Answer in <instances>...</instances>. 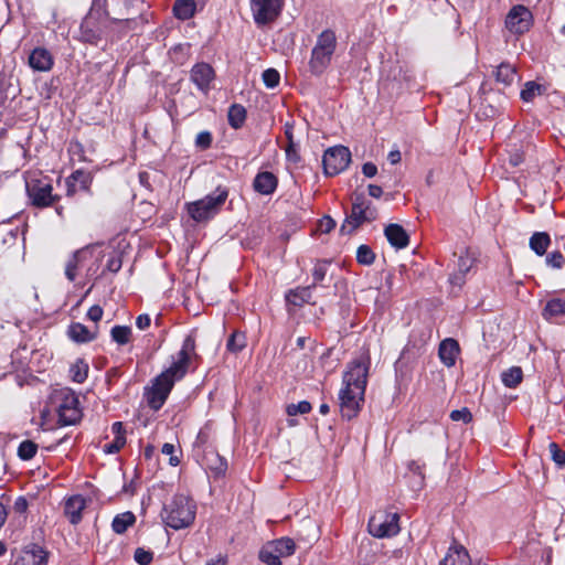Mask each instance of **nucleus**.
Here are the masks:
<instances>
[{"label": "nucleus", "instance_id": "1", "mask_svg": "<svg viewBox=\"0 0 565 565\" xmlns=\"http://www.w3.org/2000/svg\"><path fill=\"white\" fill-rule=\"evenodd\" d=\"M194 349L195 339L189 334L183 340L181 350L175 356H172L171 365L153 379L151 387L146 392L150 408L158 411L163 406L174 383L185 376L190 364V354L194 352Z\"/></svg>", "mask_w": 565, "mask_h": 565}, {"label": "nucleus", "instance_id": "2", "mask_svg": "<svg viewBox=\"0 0 565 565\" xmlns=\"http://www.w3.org/2000/svg\"><path fill=\"white\" fill-rule=\"evenodd\" d=\"M369 361L355 360L343 375V388L339 393L343 418L352 419L360 411L367 384Z\"/></svg>", "mask_w": 565, "mask_h": 565}, {"label": "nucleus", "instance_id": "3", "mask_svg": "<svg viewBox=\"0 0 565 565\" xmlns=\"http://www.w3.org/2000/svg\"><path fill=\"white\" fill-rule=\"evenodd\" d=\"M195 514V502L184 494H175L170 502L164 504L161 515L168 526L181 530L189 527L194 522Z\"/></svg>", "mask_w": 565, "mask_h": 565}, {"label": "nucleus", "instance_id": "4", "mask_svg": "<svg viewBox=\"0 0 565 565\" xmlns=\"http://www.w3.org/2000/svg\"><path fill=\"white\" fill-rule=\"evenodd\" d=\"M337 46L338 40L333 30L326 29L318 34L308 63L312 75L320 76L326 72L331 65Z\"/></svg>", "mask_w": 565, "mask_h": 565}, {"label": "nucleus", "instance_id": "5", "mask_svg": "<svg viewBox=\"0 0 565 565\" xmlns=\"http://www.w3.org/2000/svg\"><path fill=\"white\" fill-rule=\"evenodd\" d=\"M228 196V190L224 186H217L216 190L201 200L186 204L189 215L195 222H204L214 217L225 203Z\"/></svg>", "mask_w": 565, "mask_h": 565}, {"label": "nucleus", "instance_id": "6", "mask_svg": "<svg viewBox=\"0 0 565 565\" xmlns=\"http://www.w3.org/2000/svg\"><path fill=\"white\" fill-rule=\"evenodd\" d=\"M377 215V209L363 193H354L351 212L347 215L340 231L343 234H351L363 223L375 221Z\"/></svg>", "mask_w": 565, "mask_h": 565}, {"label": "nucleus", "instance_id": "7", "mask_svg": "<svg viewBox=\"0 0 565 565\" xmlns=\"http://www.w3.org/2000/svg\"><path fill=\"white\" fill-rule=\"evenodd\" d=\"M51 399L55 405L60 424L75 425L81 419L82 411L78 397L71 388L63 387L54 391Z\"/></svg>", "mask_w": 565, "mask_h": 565}, {"label": "nucleus", "instance_id": "8", "mask_svg": "<svg viewBox=\"0 0 565 565\" xmlns=\"http://www.w3.org/2000/svg\"><path fill=\"white\" fill-rule=\"evenodd\" d=\"M296 544L290 537H281L265 544L259 551V559L267 565H281V558L295 553Z\"/></svg>", "mask_w": 565, "mask_h": 565}, {"label": "nucleus", "instance_id": "9", "mask_svg": "<svg viewBox=\"0 0 565 565\" xmlns=\"http://www.w3.org/2000/svg\"><path fill=\"white\" fill-rule=\"evenodd\" d=\"M53 186L46 179H32L26 182V192L36 207H47L60 200V196L52 193Z\"/></svg>", "mask_w": 565, "mask_h": 565}, {"label": "nucleus", "instance_id": "10", "mask_svg": "<svg viewBox=\"0 0 565 565\" xmlns=\"http://www.w3.org/2000/svg\"><path fill=\"white\" fill-rule=\"evenodd\" d=\"M351 161V152L344 146L327 149L322 157L323 170L327 175H337L345 170Z\"/></svg>", "mask_w": 565, "mask_h": 565}, {"label": "nucleus", "instance_id": "11", "mask_svg": "<svg viewBox=\"0 0 565 565\" xmlns=\"http://www.w3.org/2000/svg\"><path fill=\"white\" fill-rule=\"evenodd\" d=\"M399 516L397 513L380 512L369 521V532L374 537H391L399 532Z\"/></svg>", "mask_w": 565, "mask_h": 565}, {"label": "nucleus", "instance_id": "12", "mask_svg": "<svg viewBox=\"0 0 565 565\" xmlns=\"http://www.w3.org/2000/svg\"><path fill=\"white\" fill-rule=\"evenodd\" d=\"M249 3L257 25H265L274 21L282 7V0H249Z\"/></svg>", "mask_w": 565, "mask_h": 565}, {"label": "nucleus", "instance_id": "13", "mask_svg": "<svg viewBox=\"0 0 565 565\" xmlns=\"http://www.w3.org/2000/svg\"><path fill=\"white\" fill-rule=\"evenodd\" d=\"M532 13L531 11L522 6H514L505 18V26L507 29L514 34H522L529 31L532 25Z\"/></svg>", "mask_w": 565, "mask_h": 565}, {"label": "nucleus", "instance_id": "14", "mask_svg": "<svg viewBox=\"0 0 565 565\" xmlns=\"http://www.w3.org/2000/svg\"><path fill=\"white\" fill-rule=\"evenodd\" d=\"M214 77L215 72L213 67L204 62L196 63L190 72L192 83L204 94L210 90Z\"/></svg>", "mask_w": 565, "mask_h": 565}, {"label": "nucleus", "instance_id": "15", "mask_svg": "<svg viewBox=\"0 0 565 565\" xmlns=\"http://www.w3.org/2000/svg\"><path fill=\"white\" fill-rule=\"evenodd\" d=\"M92 175L84 170L74 171L68 178L65 180L66 185V195L73 196L77 192H88L92 184Z\"/></svg>", "mask_w": 565, "mask_h": 565}, {"label": "nucleus", "instance_id": "16", "mask_svg": "<svg viewBox=\"0 0 565 565\" xmlns=\"http://www.w3.org/2000/svg\"><path fill=\"white\" fill-rule=\"evenodd\" d=\"M47 554L39 545L23 550L14 559L13 565H46Z\"/></svg>", "mask_w": 565, "mask_h": 565}, {"label": "nucleus", "instance_id": "17", "mask_svg": "<svg viewBox=\"0 0 565 565\" xmlns=\"http://www.w3.org/2000/svg\"><path fill=\"white\" fill-rule=\"evenodd\" d=\"M53 63L52 54L44 47H35L29 55V65L35 72H47Z\"/></svg>", "mask_w": 565, "mask_h": 565}, {"label": "nucleus", "instance_id": "18", "mask_svg": "<svg viewBox=\"0 0 565 565\" xmlns=\"http://www.w3.org/2000/svg\"><path fill=\"white\" fill-rule=\"evenodd\" d=\"M85 507L86 500L83 495H72L64 503V514L72 524H77L82 520V511Z\"/></svg>", "mask_w": 565, "mask_h": 565}, {"label": "nucleus", "instance_id": "19", "mask_svg": "<svg viewBox=\"0 0 565 565\" xmlns=\"http://www.w3.org/2000/svg\"><path fill=\"white\" fill-rule=\"evenodd\" d=\"M459 352L460 348L455 339L447 338L439 344L438 355L443 364L447 367L455 365Z\"/></svg>", "mask_w": 565, "mask_h": 565}, {"label": "nucleus", "instance_id": "20", "mask_svg": "<svg viewBox=\"0 0 565 565\" xmlns=\"http://www.w3.org/2000/svg\"><path fill=\"white\" fill-rule=\"evenodd\" d=\"M384 234L388 243L396 249H403L409 244V236L399 224H388Z\"/></svg>", "mask_w": 565, "mask_h": 565}, {"label": "nucleus", "instance_id": "21", "mask_svg": "<svg viewBox=\"0 0 565 565\" xmlns=\"http://www.w3.org/2000/svg\"><path fill=\"white\" fill-rule=\"evenodd\" d=\"M278 184L276 175L269 171H263L256 174L253 188L256 192L269 195L275 192Z\"/></svg>", "mask_w": 565, "mask_h": 565}, {"label": "nucleus", "instance_id": "22", "mask_svg": "<svg viewBox=\"0 0 565 565\" xmlns=\"http://www.w3.org/2000/svg\"><path fill=\"white\" fill-rule=\"evenodd\" d=\"M67 334L74 342L87 343L97 338L98 327L90 330L79 322H74L68 327Z\"/></svg>", "mask_w": 565, "mask_h": 565}, {"label": "nucleus", "instance_id": "23", "mask_svg": "<svg viewBox=\"0 0 565 565\" xmlns=\"http://www.w3.org/2000/svg\"><path fill=\"white\" fill-rule=\"evenodd\" d=\"M440 565H471L468 551L458 544H452L446 556L440 561Z\"/></svg>", "mask_w": 565, "mask_h": 565}, {"label": "nucleus", "instance_id": "24", "mask_svg": "<svg viewBox=\"0 0 565 565\" xmlns=\"http://www.w3.org/2000/svg\"><path fill=\"white\" fill-rule=\"evenodd\" d=\"M475 263V258L469 255L466 250L465 254L460 255L458 258L457 269L449 277V281L451 285L461 286L465 282V276L472 268Z\"/></svg>", "mask_w": 565, "mask_h": 565}, {"label": "nucleus", "instance_id": "25", "mask_svg": "<svg viewBox=\"0 0 565 565\" xmlns=\"http://www.w3.org/2000/svg\"><path fill=\"white\" fill-rule=\"evenodd\" d=\"M206 0H175L172 11L177 19L185 21L194 17L196 6L204 4Z\"/></svg>", "mask_w": 565, "mask_h": 565}, {"label": "nucleus", "instance_id": "26", "mask_svg": "<svg viewBox=\"0 0 565 565\" xmlns=\"http://www.w3.org/2000/svg\"><path fill=\"white\" fill-rule=\"evenodd\" d=\"M88 248H82L72 254L65 265V276L70 281H74L77 276V270L83 266L87 256L89 255Z\"/></svg>", "mask_w": 565, "mask_h": 565}, {"label": "nucleus", "instance_id": "27", "mask_svg": "<svg viewBox=\"0 0 565 565\" xmlns=\"http://www.w3.org/2000/svg\"><path fill=\"white\" fill-rule=\"evenodd\" d=\"M312 286L290 289L286 294V301L295 307H302L312 298Z\"/></svg>", "mask_w": 565, "mask_h": 565}, {"label": "nucleus", "instance_id": "28", "mask_svg": "<svg viewBox=\"0 0 565 565\" xmlns=\"http://www.w3.org/2000/svg\"><path fill=\"white\" fill-rule=\"evenodd\" d=\"M136 522V516L132 512L126 511L124 513L117 514L113 522L111 529L117 534H124L127 529Z\"/></svg>", "mask_w": 565, "mask_h": 565}, {"label": "nucleus", "instance_id": "29", "mask_svg": "<svg viewBox=\"0 0 565 565\" xmlns=\"http://www.w3.org/2000/svg\"><path fill=\"white\" fill-rule=\"evenodd\" d=\"M529 244L536 255L543 256L551 244V238L545 232H536L531 236Z\"/></svg>", "mask_w": 565, "mask_h": 565}, {"label": "nucleus", "instance_id": "30", "mask_svg": "<svg viewBox=\"0 0 565 565\" xmlns=\"http://www.w3.org/2000/svg\"><path fill=\"white\" fill-rule=\"evenodd\" d=\"M228 124L232 128H241L246 120V109L239 104H233L227 113Z\"/></svg>", "mask_w": 565, "mask_h": 565}, {"label": "nucleus", "instance_id": "31", "mask_svg": "<svg viewBox=\"0 0 565 565\" xmlns=\"http://www.w3.org/2000/svg\"><path fill=\"white\" fill-rule=\"evenodd\" d=\"M495 78L497 82L509 86L518 78L516 70L511 64L502 63L497 68Z\"/></svg>", "mask_w": 565, "mask_h": 565}, {"label": "nucleus", "instance_id": "32", "mask_svg": "<svg viewBox=\"0 0 565 565\" xmlns=\"http://www.w3.org/2000/svg\"><path fill=\"white\" fill-rule=\"evenodd\" d=\"M565 315V301L559 298L548 300L543 310L545 319H552Z\"/></svg>", "mask_w": 565, "mask_h": 565}, {"label": "nucleus", "instance_id": "33", "mask_svg": "<svg viewBox=\"0 0 565 565\" xmlns=\"http://www.w3.org/2000/svg\"><path fill=\"white\" fill-rule=\"evenodd\" d=\"M522 370L519 366H512L501 375L502 382L507 387H516L522 381Z\"/></svg>", "mask_w": 565, "mask_h": 565}, {"label": "nucleus", "instance_id": "34", "mask_svg": "<svg viewBox=\"0 0 565 565\" xmlns=\"http://www.w3.org/2000/svg\"><path fill=\"white\" fill-rule=\"evenodd\" d=\"M110 337L117 344L125 345L130 342L131 329L127 326H115L110 330Z\"/></svg>", "mask_w": 565, "mask_h": 565}, {"label": "nucleus", "instance_id": "35", "mask_svg": "<svg viewBox=\"0 0 565 565\" xmlns=\"http://www.w3.org/2000/svg\"><path fill=\"white\" fill-rule=\"evenodd\" d=\"M72 380L76 383H83L87 379L88 364L83 360H77L70 369Z\"/></svg>", "mask_w": 565, "mask_h": 565}, {"label": "nucleus", "instance_id": "36", "mask_svg": "<svg viewBox=\"0 0 565 565\" xmlns=\"http://www.w3.org/2000/svg\"><path fill=\"white\" fill-rule=\"evenodd\" d=\"M38 451V445L32 440H23L18 447V457L21 460L32 459Z\"/></svg>", "mask_w": 565, "mask_h": 565}, {"label": "nucleus", "instance_id": "37", "mask_svg": "<svg viewBox=\"0 0 565 565\" xmlns=\"http://www.w3.org/2000/svg\"><path fill=\"white\" fill-rule=\"evenodd\" d=\"M246 347V337L242 332H234L227 340L226 348L228 351L237 353Z\"/></svg>", "mask_w": 565, "mask_h": 565}, {"label": "nucleus", "instance_id": "38", "mask_svg": "<svg viewBox=\"0 0 565 565\" xmlns=\"http://www.w3.org/2000/svg\"><path fill=\"white\" fill-rule=\"evenodd\" d=\"M328 267H329L328 262L320 260V262L316 263L313 270H312L313 282L310 285V286H312V288H316L326 278Z\"/></svg>", "mask_w": 565, "mask_h": 565}, {"label": "nucleus", "instance_id": "39", "mask_svg": "<svg viewBox=\"0 0 565 565\" xmlns=\"http://www.w3.org/2000/svg\"><path fill=\"white\" fill-rule=\"evenodd\" d=\"M312 409V406L310 404V402L308 401H301L297 404H289L287 405L286 407V413L288 416H296V415H305V414H308L310 413Z\"/></svg>", "mask_w": 565, "mask_h": 565}, {"label": "nucleus", "instance_id": "40", "mask_svg": "<svg viewBox=\"0 0 565 565\" xmlns=\"http://www.w3.org/2000/svg\"><path fill=\"white\" fill-rule=\"evenodd\" d=\"M542 88L541 85L536 84L535 82H527L524 85V88L521 90V98L529 103L533 100V98L537 95H541Z\"/></svg>", "mask_w": 565, "mask_h": 565}, {"label": "nucleus", "instance_id": "41", "mask_svg": "<svg viewBox=\"0 0 565 565\" xmlns=\"http://www.w3.org/2000/svg\"><path fill=\"white\" fill-rule=\"evenodd\" d=\"M262 78L267 88H275L280 82V74L275 68H267L263 72Z\"/></svg>", "mask_w": 565, "mask_h": 565}, {"label": "nucleus", "instance_id": "42", "mask_svg": "<svg viewBox=\"0 0 565 565\" xmlns=\"http://www.w3.org/2000/svg\"><path fill=\"white\" fill-rule=\"evenodd\" d=\"M375 259L373 250L367 245H361L356 250V260L362 265H371Z\"/></svg>", "mask_w": 565, "mask_h": 565}, {"label": "nucleus", "instance_id": "43", "mask_svg": "<svg viewBox=\"0 0 565 565\" xmlns=\"http://www.w3.org/2000/svg\"><path fill=\"white\" fill-rule=\"evenodd\" d=\"M548 450H550V454H551V457L553 459V461L559 466V467H564L565 466V451L562 450L557 444L555 443H551L548 445Z\"/></svg>", "mask_w": 565, "mask_h": 565}, {"label": "nucleus", "instance_id": "44", "mask_svg": "<svg viewBox=\"0 0 565 565\" xmlns=\"http://www.w3.org/2000/svg\"><path fill=\"white\" fill-rule=\"evenodd\" d=\"M134 558L139 565H149L153 559V553L142 547H138L135 551Z\"/></svg>", "mask_w": 565, "mask_h": 565}, {"label": "nucleus", "instance_id": "45", "mask_svg": "<svg viewBox=\"0 0 565 565\" xmlns=\"http://www.w3.org/2000/svg\"><path fill=\"white\" fill-rule=\"evenodd\" d=\"M125 436H116L111 443H108L104 446V451L106 454H116L125 446Z\"/></svg>", "mask_w": 565, "mask_h": 565}, {"label": "nucleus", "instance_id": "46", "mask_svg": "<svg viewBox=\"0 0 565 565\" xmlns=\"http://www.w3.org/2000/svg\"><path fill=\"white\" fill-rule=\"evenodd\" d=\"M81 39L86 43L97 44V42L99 41V35L95 31L90 30L87 25L82 24Z\"/></svg>", "mask_w": 565, "mask_h": 565}, {"label": "nucleus", "instance_id": "47", "mask_svg": "<svg viewBox=\"0 0 565 565\" xmlns=\"http://www.w3.org/2000/svg\"><path fill=\"white\" fill-rule=\"evenodd\" d=\"M450 418L451 420L454 422H463V423H469L471 422L472 419V415L470 413V411L467 408V407H463L461 409H455L450 413Z\"/></svg>", "mask_w": 565, "mask_h": 565}, {"label": "nucleus", "instance_id": "48", "mask_svg": "<svg viewBox=\"0 0 565 565\" xmlns=\"http://www.w3.org/2000/svg\"><path fill=\"white\" fill-rule=\"evenodd\" d=\"M212 143V135L210 131H201L196 135L195 146L202 150H205L211 147Z\"/></svg>", "mask_w": 565, "mask_h": 565}, {"label": "nucleus", "instance_id": "49", "mask_svg": "<svg viewBox=\"0 0 565 565\" xmlns=\"http://www.w3.org/2000/svg\"><path fill=\"white\" fill-rule=\"evenodd\" d=\"M564 256L561 252H552L546 256V264L552 268H561L564 264Z\"/></svg>", "mask_w": 565, "mask_h": 565}, {"label": "nucleus", "instance_id": "50", "mask_svg": "<svg viewBox=\"0 0 565 565\" xmlns=\"http://www.w3.org/2000/svg\"><path fill=\"white\" fill-rule=\"evenodd\" d=\"M161 451H162V454L170 456L169 462H170L171 466L175 467V466H178L180 463V459L177 456L173 455V452L175 451L174 445L166 443L162 446Z\"/></svg>", "mask_w": 565, "mask_h": 565}, {"label": "nucleus", "instance_id": "51", "mask_svg": "<svg viewBox=\"0 0 565 565\" xmlns=\"http://www.w3.org/2000/svg\"><path fill=\"white\" fill-rule=\"evenodd\" d=\"M103 308L98 305H95L88 309L87 318L94 322H98L103 318Z\"/></svg>", "mask_w": 565, "mask_h": 565}, {"label": "nucleus", "instance_id": "52", "mask_svg": "<svg viewBox=\"0 0 565 565\" xmlns=\"http://www.w3.org/2000/svg\"><path fill=\"white\" fill-rule=\"evenodd\" d=\"M524 160V154L520 149H514L509 156V162L512 167L520 166Z\"/></svg>", "mask_w": 565, "mask_h": 565}, {"label": "nucleus", "instance_id": "53", "mask_svg": "<svg viewBox=\"0 0 565 565\" xmlns=\"http://www.w3.org/2000/svg\"><path fill=\"white\" fill-rule=\"evenodd\" d=\"M335 227V222L330 216H323V218L320 221V230L323 233H329Z\"/></svg>", "mask_w": 565, "mask_h": 565}, {"label": "nucleus", "instance_id": "54", "mask_svg": "<svg viewBox=\"0 0 565 565\" xmlns=\"http://www.w3.org/2000/svg\"><path fill=\"white\" fill-rule=\"evenodd\" d=\"M151 323V318L149 315L147 313H142V315H139L136 319V326L140 329V330H145L147 329Z\"/></svg>", "mask_w": 565, "mask_h": 565}, {"label": "nucleus", "instance_id": "55", "mask_svg": "<svg viewBox=\"0 0 565 565\" xmlns=\"http://www.w3.org/2000/svg\"><path fill=\"white\" fill-rule=\"evenodd\" d=\"M362 172L366 178H373L377 173V168L372 162H365L362 166Z\"/></svg>", "mask_w": 565, "mask_h": 565}, {"label": "nucleus", "instance_id": "56", "mask_svg": "<svg viewBox=\"0 0 565 565\" xmlns=\"http://www.w3.org/2000/svg\"><path fill=\"white\" fill-rule=\"evenodd\" d=\"M13 509L17 513H24L28 509V501L24 497H19L14 501Z\"/></svg>", "mask_w": 565, "mask_h": 565}, {"label": "nucleus", "instance_id": "57", "mask_svg": "<svg viewBox=\"0 0 565 565\" xmlns=\"http://www.w3.org/2000/svg\"><path fill=\"white\" fill-rule=\"evenodd\" d=\"M4 501L8 502L9 499H7L6 495H2L0 499V529L3 526L8 516V511Z\"/></svg>", "mask_w": 565, "mask_h": 565}, {"label": "nucleus", "instance_id": "58", "mask_svg": "<svg viewBox=\"0 0 565 565\" xmlns=\"http://www.w3.org/2000/svg\"><path fill=\"white\" fill-rule=\"evenodd\" d=\"M401 159L402 154L399 150L395 149L388 152L387 160L390 161L391 164H397L398 162H401Z\"/></svg>", "mask_w": 565, "mask_h": 565}, {"label": "nucleus", "instance_id": "59", "mask_svg": "<svg viewBox=\"0 0 565 565\" xmlns=\"http://www.w3.org/2000/svg\"><path fill=\"white\" fill-rule=\"evenodd\" d=\"M369 195L375 199H380L383 194V190L380 185L370 184L369 188Z\"/></svg>", "mask_w": 565, "mask_h": 565}, {"label": "nucleus", "instance_id": "60", "mask_svg": "<svg viewBox=\"0 0 565 565\" xmlns=\"http://www.w3.org/2000/svg\"><path fill=\"white\" fill-rule=\"evenodd\" d=\"M111 433L116 436H125V428L121 422H115L111 425Z\"/></svg>", "mask_w": 565, "mask_h": 565}, {"label": "nucleus", "instance_id": "61", "mask_svg": "<svg viewBox=\"0 0 565 565\" xmlns=\"http://www.w3.org/2000/svg\"><path fill=\"white\" fill-rule=\"evenodd\" d=\"M107 0H93L92 9H102L106 11ZM107 14V12H105Z\"/></svg>", "mask_w": 565, "mask_h": 565}, {"label": "nucleus", "instance_id": "62", "mask_svg": "<svg viewBox=\"0 0 565 565\" xmlns=\"http://www.w3.org/2000/svg\"><path fill=\"white\" fill-rule=\"evenodd\" d=\"M107 267L113 271H118L121 267L120 260L111 259L108 262Z\"/></svg>", "mask_w": 565, "mask_h": 565}, {"label": "nucleus", "instance_id": "63", "mask_svg": "<svg viewBox=\"0 0 565 565\" xmlns=\"http://www.w3.org/2000/svg\"><path fill=\"white\" fill-rule=\"evenodd\" d=\"M206 565H226V559L225 557L218 556L217 558L209 562Z\"/></svg>", "mask_w": 565, "mask_h": 565}, {"label": "nucleus", "instance_id": "64", "mask_svg": "<svg viewBox=\"0 0 565 565\" xmlns=\"http://www.w3.org/2000/svg\"><path fill=\"white\" fill-rule=\"evenodd\" d=\"M286 137L288 138L289 140V147L287 149V154L289 156L290 154V151L294 147V142H292V132L290 131V129H287L286 130Z\"/></svg>", "mask_w": 565, "mask_h": 565}]
</instances>
